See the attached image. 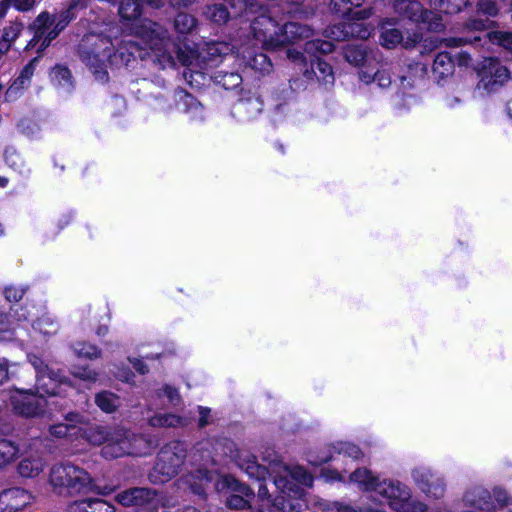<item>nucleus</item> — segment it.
Returning <instances> with one entry per match:
<instances>
[{
    "label": "nucleus",
    "instance_id": "obj_1",
    "mask_svg": "<svg viewBox=\"0 0 512 512\" xmlns=\"http://www.w3.org/2000/svg\"><path fill=\"white\" fill-rule=\"evenodd\" d=\"M233 459L241 469L251 477L258 480H265L268 475L275 474L274 483L281 490V494L294 493L298 495L300 490L297 484L311 486L313 477L300 466L288 467L281 462L270 463L264 467L256 462L255 456L246 450L236 449L232 454Z\"/></svg>",
    "mask_w": 512,
    "mask_h": 512
},
{
    "label": "nucleus",
    "instance_id": "obj_2",
    "mask_svg": "<svg viewBox=\"0 0 512 512\" xmlns=\"http://www.w3.org/2000/svg\"><path fill=\"white\" fill-rule=\"evenodd\" d=\"M111 49L112 39L102 33L94 32L85 34L77 46V54L80 60L89 68L95 79L101 83L109 81L107 62Z\"/></svg>",
    "mask_w": 512,
    "mask_h": 512
},
{
    "label": "nucleus",
    "instance_id": "obj_3",
    "mask_svg": "<svg viewBox=\"0 0 512 512\" xmlns=\"http://www.w3.org/2000/svg\"><path fill=\"white\" fill-rule=\"evenodd\" d=\"M49 482L55 489H58L59 493L66 491L70 495L90 491L108 495L112 492V489L108 487L99 490L86 470L70 462L53 465L49 474Z\"/></svg>",
    "mask_w": 512,
    "mask_h": 512
},
{
    "label": "nucleus",
    "instance_id": "obj_4",
    "mask_svg": "<svg viewBox=\"0 0 512 512\" xmlns=\"http://www.w3.org/2000/svg\"><path fill=\"white\" fill-rule=\"evenodd\" d=\"M187 454V445L183 441L173 440L164 444L148 473L149 482L153 485H162L176 477L185 464Z\"/></svg>",
    "mask_w": 512,
    "mask_h": 512
},
{
    "label": "nucleus",
    "instance_id": "obj_5",
    "mask_svg": "<svg viewBox=\"0 0 512 512\" xmlns=\"http://www.w3.org/2000/svg\"><path fill=\"white\" fill-rule=\"evenodd\" d=\"M54 22V14L47 10L40 12L27 26V31L32 34V38L27 42L24 51L36 49V54L44 55L47 48L58 38V35L52 33Z\"/></svg>",
    "mask_w": 512,
    "mask_h": 512
},
{
    "label": "nucleus",
    "instance_id": "obj_6",
    "mask_svg": "<svg viewBox=\"0 0 512 512\" xmlns=\"http://www.w3.org/2000/svg\"><path fill=\"white\" fill-rule=\"evenodd\" d=\"M376 492L387 499L391 508L399 512H426L427 507L421 502L411 501L409 490L400 483L380 482Z\"/></svg>",
    "mask_w": 512,
    "mask_h": 512
},
{
    "label": "nucleus",
    "instance_id": "obj_7",
    "mask_svg": "<svg viewBox=\"0 0 512 512\" xmlns=\"http://www.w3.org/2000/svg\"><path fill=\"white\" fill-rule=\"evenodd\" d=\"M478 76L479 82L476 85V91L481 96L484 93L495 92L510 79L508 69L493 58H487L482 61L478 69Z\"/></svg>",
    "mask_w": 512,
    "mask_h": 512
},
{
    "label": "nucleus",
    "instance_id": "obj_8",
    "mask_svg": "<svg viewBox=\"0 0 512 512\" xmlns=\"http://www.w3.org/2000/svg\"><path fill=\"white\" fill-rule=\"evenodd\" d=\"M138 34L146 39L154 50L156 62L161 69L174 68L176 61L173 55L163 48L165 30L156 22L145 20L138 29Z\"/></svg>",
    "mask_w": 512,
    "mask_h": 512
},
{
    "label": "nucleus",
    "instance_id": "obj_9",
    "mask_svg": "<svg viewBox=\"0 0 512 512\" xmlns=\"http://www.w3.org/2000/svg\"><path fill=\"white\" fill-rule=\"evenodd\" d=\"M10 403L13 412L24 418L43 416L47 407L46 398L31 389H16L11 392Z\"/></svg>",
    "mask_w": 512,
    "mask_h": 512
},
{
    "label": "nucleus",
    "instance_id": "obj_10",
    "mask_svg": "<svg viewBox=\"0 0 512 512\" xmlns=\"http://www.w3.org/2000/svg\"><path fill=\"white\" fill-rule=\"evenodd\" d=\"M251 29L254 37L266 48L276 49L281 47V27L271 16L262 14L256 17L251 24Z\"/></svg>",
    "mask_w": 512,
    "mask_h": 512
},
{
    "label": "nucleus",
    "instance_id": "obj_11",
    "mask_svg": "<svg viewBox=\"0 0 512 512\" xmlns=\"http://www.w3.org/2000/svg\"><path fill=\"white\" fill-rule=\"evenodd\" d=\"M413 479L418 487L427 495L440 498L444 495L445 483L442 478L427 468H416L412 472Z\"/></svg>",
    "mask_w": 512,
    "mask_h": 512
},
{
    "label": "nucleus",
    "instance_id": "obj_12",
    "mask_svg": "<svg viewBox=\"0 0 512 512\" xmlns=\"http://www.w3.org/2000/svg\"><path fill=\"white\" fill-rule=\"evenodd\" d=\"M32 501V495L23 488L13 487L0 493V512H19Z\"/></svg>",
    "mask_w": 512,
    "mask_h": 512
},
{
    "label": "nucleus",
    "instance_id": "obj_13",
    "mask_svg": "<svg viewBox=\"0 0 512 512\" xmlns=\"http://www.w3.org/2000/svg\"><path fill=\"white\" fill-rule=\"evenodd\" d=\"M140 49L139 45L136 42L128 41L123 42L118 45V47H114L112 44V49L110 50L109 60L107 62V67L110 68H120L122 66L128 67L132 62L136 61L135 53Z\"/></svg>",
    "mask_w": 512,
    "mask_h": 512
},
{
    "label": "nucleus",
    "instance_id": "obj_14",
    "mask_svg": "<svg viewBox=\"0 0 512 512\" xmlns=\"http://www.w3.org/2000/svg\"><path fill=\"white\" fill-rule=\"evenodd\" d=\"M68 512H116V507L102 498L87 497L71 502Z\"/></svg>",
    "mask_w": 512,
    "mask_h": 512
},
{
    "label": "nucleus",
    "instance_id": "obj_15",
    "mask_svg": "<svg viewBox=\"0 0 512 512\" xmlns=\"http://www.w3.org/2000/svg\"><path fill=\"white\" fill-rule=\"evenodd\" d=\"M395 10L402 16L414 22H428L433 15L425 10L420 2L416 0H399L395 3Z\"/></svg>",
    "mask_w": 512,
    "mask_h": 512
},
{
    "label": "nucleus",
    "instance_id": "obj_16",
    "mask_svg": "<svg viewBox=\"0 0 512 512\" xmlns=\"http://www.w3.org/2000/svg\"><path fill=\"white\" fill-rule=\"evenodd\" d=\"M312 35L313 30L308 25L299 22H288L281 26V47L286 44L295 43L297 41L307 39Z\"/></svg>",
    "mask_w": 512,
    "mask_h": 512
},
{
    "label": "nucleus",
    "instance_id": "obj_17",
    "mask_svg": "<svg viewBox=\"0 0 512 512\" xmlns=\"http://www.w3.org/2000/svg\"><path fill=\"white\" fill-rule=\"evenodd\" d=\"M63 380L52 369L38 375L36 378V391L45 396H57L61 393Z\"/></svg>",
    "mask_w": 512,
    "mask_h": 512
},
{
    "label": "nucleus",
    "instance_id": "obj_18",
    "mask_svg": "<svg viewBox=\"0 0 512 512\" xmlns=\"http://www.w3.org/2000/svg\"><path fill=\"white\" fill-rule=\"evenodd\" d=\"M148 495H153L152 488L132 487L119 492L115 500L124 507H134L135 512Z\"/></svg>",
    "mask_w": 512,
    "mask_h": 512
},
{
    "label": "nucleus",
    "instance_id": "obj_19",
    "mask_svg": "<svg viewBox=\"0 0 512 512\" xmlns=\"http://www.w3.org/2000/svg\"><path fill=\"white\" fill-rule=\"evenodd\" d=\"M273 506L281 512H310L301 493L292 497L291 493L281 494L274 499Z\"/></svg>",
    "mask_w": 512,
    "mask_h": 512
},
{
    "label": "nucleus",
    "instance_id": "obj_20",
    "mask_svg": "<svg viewBox=\"0 0 512 512\" xmlns=\"http://www.w3.org/2000/svg\"><path fill=\"white\" fill-rule=\"evenodd\" d=\"M78 438L99 446L108 441V433L104 427L87 422L78 433Z\"/></svg>",
    "mask_w": 512,
    "mask_h": 512
},
{
    "label": "nucleus",
    "instance_id": "obj_21",
    "mask_svg": "<svg viewBox=\"0 0 512 512\" xmlns=\"http://www.w3.org/2000/svg\"><path fill=\"white\" fill-rule=\"evenodd\" d=\"M432 73L434 77L441 81L454 73V60L447 52L439 53L433 62Z\"/></svg>",
    "mask_w": 512,
    "mask_h": 512
},
{
    "label": "nucleus",
    "instance_id": "obj_22",
    "mask_svg": "<svg viewBox=\"0 0 512 512\" xmlns=\"http://www.w3.org/2000/svg\"><path fill=\"white\" fill-rule=\"evenodd\" d=\"M351 482L356 483L363 491H376L377 485L380 484L378 478L366 468L356 469L350 474Z\"/></svg>",
    "mask_w": 512,
    "mask_h": 512
},
{
    "label": "nucleus",
    "instance_id": "obj_23",
    "mask_svg": "<svg viewBox=\"0 0 512 512\" xmlns=\"http://www.w3.org/2000/svg\"><path fill=\"white\" fill-rule=\"evenodd\" d=\"M51 82L64 89L70 90L74 86L71 70L63 64H56L50 72Z\"/></svg>",
    "mask_w": 512,
    "mask_h": 512
},
{
    "label": "nucleus",
    "instance_id": "obj_24",
    "mask_svg": "<svg viewBox=\"0 0 512 512\" xmlns=\"http://www.w3.org/2000/svg\"><path fill=\"white\" fill-rule=\"evenodd\" d=\"M142 0H120L118 13L123 21H134L141 17Z\"/></svg>",
    "mask_w": 512,
    "mask_h": 512
},
{
    "label": "nucleus",
    "instance_id": "obj_25",
    "mask_svg": "<svg viewBox=\"0 0 512 512\" xmlns=\"http://www.w3.org/2000/svg\"><path fill=\"white\" fill-rule=\"evenodd\" d=\"M95 404L104 413L115 412L120 405V397L108 390H102L95 395Z\"/></svg>",
    "mask_w": 512,
    "mask_h": 512
},
{
    "label": "nucleus",
    "instance_id": "obj_26",
    "mask_svg": "<svg viewBox=\"0 0 512 512\" xmlns=\"http://www.w3.org/2000/svg\"><path fill=\"white\" fill-rule=\"evenodd\" d=\"M19 455V445L0 437V471L14 462Z\"/></svg>",
    "mask_w": 512,
    "mask_h": 512
},
{
    "label": "nucleus",
    "instance_id": "obj_27",
    "mask_svg": "<svg viewBox=\"0 0 512 512\" xmlns=\"http://www.w3.org/2000/svg\"><path fill=\"white\" fill-rule=\"evenodd\" d=\"M149 423L153 427L176 428L185 425V418L173 413H158L150 418Z\"/></svg>",
    "mask_w": 512,
    "mask_h": 512
},
{
    "label": "nucleus",
    "instance_id": "obj_28",
    "mask_svg": "<svg viewBox=\"0 0 512 512\" xmlns=\"http://www.w3.org/2000/svg\"><path fill=\"white\" fill-rule=\"evenodd\" d=\"M74 354L78 358L95 360L101 356V349L87 341H76L71 345Z\"/></svg>",
    "mask_w": 512,
    "mask_h": 512
},
{
    "label": "nucleus",
    "instance_id": "obj_29",
    "mask_svg": "<svg viewBox=\"0 0 512 512\" xmlns=\"http://www.w3.org/2000/svg\"><path fill=\"white\" fill-rule=\"evenodd\" d=\"M43 471V463L40 459L24 458L18 466L17 472L23 478H35Z\"/></svg>",
    "mask_w": 512,
    "mask_h": 512
},
{
    "label": "nucleus",
    "instance_id": "obj_30",
    "mask_svg": "<svg viewBox=\"0 0 512 512\" xmlns=\"http://www.w3.org/2000/svg\"><path fill=\"white\" fill-rule=\"evenodd\" d=\"M101 453L106 459H115L132 454L128 449V442L124 439L107 441L103 446Z\"/></svg>",
    "mask_w": 512,
    "mask_h": 512
},
{
    "label": "nucleus",
    "instance_id": "obj_31",
    "mask_svg": "<svg viewBox=\"0 0 512 512\" xmlns=\"http://www.w3.org/2000/svg\"><path fill=\"white\" fill-rule=\"evenodd\" d=\"M55 15V22L53 26L52 33L53 35H60L69 24L77 18L76 10L69 7L62 9L59 13Z\"/></svg>",
    "mask_w": 512,
    "mask_h": 512
},
{
    "label": "nucleus",
    "instance_id": "obj_32",
    "mask_svg": "<svg viewBox=\"0 0 512 512\" xmlns=\"http://www.w3.org/2000/svg\"><path fill=\"white\" fill-rule=\"evenodd\" d=\"M469 3V0H431V6L445 14H457Z\"/></svg>",
    "mask_w": 512,
    "mask_h": 512
},
{
    "label": "nucleus",
    "instance_id": "obj_33",
    "mask_svg": "<svg viewBox=\"0 0 512 512\" xmlns=\"http://www.w3.org/2000/svg\"><path fill=\"white\" fill-rule=\"evenodd\" d=\"M313 72L318 81L324 85H333L334 73L332 67L325 61L317 59L312 64Z\"/></svg>",
    "mask_w": 512,
    "mask_h": 512
},
{
    "label": "nucleus",
    "instance_id": "obj_34",
    "mask_svg": "<svg viewBox=\"0 0 512 512\" xmlns=\"http://www.w3.org/2000/svg\"><path fill=\"white\" fill-rule=\"evenodd\" d=\"M203 14L206 19L216 24H224L229 19V12L226 6L220 3L208 5Z\"/></svg>",
    "mask_w": 512,
    "mask_h": 512
},
{
    "label": "nucleus",
    "instance_id": "obj_35",
    "mask_svg": "<svg viewBox=\"0 0 512 512\" xmlns=\"http://www.w3.org/2000/svg\"><path fill=\"white\" fill-rule=\"evenodd\" d=\"M4 161L11 169L22 173L25 168V161L14 146H7L3 153Z\"/></svg>",
    "mask_w": 512,
    "mask_h": 512
},
{
    "label": "nucleus",
    "instance_id": "obj_36",
    "mask_svg": "<svg viewBox=\"0 0 512 512\" xmlns=\"http://www.w3.org/2000/svg\"><path fill=\"white\" fill-rule=\"evenodd\" d=\"M344 55L349 63L356 66L363 65L368 58V54L365 48L355 45H348L345 48Z\"/></svg>",
    "mask_w": 512,
    "mask_h": 512
},
{
    "label": "nucleus",
    "instance_id": "obj_37",
    "mask_svg": "<svg viewBox=\"0 0 512 512\" xmlns=\"http://www.w3.org/2000/svg\"><path fill=\"white\" fill-rule=\"evenodd\" d=\"M177 60L185 67L184 77L188 83V85L192 86V70L190 66L192 65V47L186 46L185 50H182L180 47L176 50Z\"/></svg>",
    "mask_w": 512,
    "mask_h": 512
},
{
    "label": "nucleus",
    "instance_id": "obj_38",
    "mask_svg": "<svg viewBox=\"0 0 512 512\" xmlns=\"http://www.w3.org/2000/svg\"><path fill=\"white\" fill-rule=\"evenodd\" d=\"M30 87V84L17 76L5 92V101L12 102L18 99L23 92Z\"/></svg>",
    "mask_w": 512,
    "mask_h": 512
},
{
    "label": "nucleus",
    "instance_id": "obj_39",
    "mask_svg": "<svg viewBox=\"0 0 512 512\" xmlns=\"http://www.w3.org/2000/svg\"><path fill=\"white\" fill-rule=\"evenodd\" d=\"M334 51V45L326 40H311L305 43V52L315 54L317 52L322 54H329Z\"/></svg>",
    "mask_w": 512,
    "mask_h": 512
},
{
    "label": "nucleus",
    "instance_id": "obj_40",
    "mask_svg": "<svg viewBox=\"0 0 512 512\" xmlns=\"http://www.w3.org/2000/svg\"><path fill=\"white\" fill-rule=\"evenodd\" d=\"M174 27L178 34H190L192 32V15L179 12L174 19Z\"/></svg>",
    "mask_w": 512,
    "mask_h": 512
},
{
    "label": "nucleus",
    "instance_id": "obj_41",
    "mask_svg": "<svg viewBox=\"0 0 512 512\" xmlns=\"http://www.w3.org/2000/svg\"><path fill=\"white\" fill-rule=\"evenodd\" d=\"M381 40L383 46L387 48H394L396 45L402 42L403 36L400 30L391 28L382 32Z\"/></svg>",
    "mask_w": 512,
    "mask_h": 512
},
{
    "label": "nucleus",
    "instance_id": "obj_42",
    "mask_svg": "<svg viewBox=\"0 0 512 512\" xmlns=\"http://www.w3.org/2000/svg\"><path fill=\"white\" fill-rule=\"evenodd\" d=\"M24 29V24L20 19L10 21L9 25L3 28L2 37L14 43V41L21 35Z\"/></svg>",
    "mask_w": 512,
    "mask_h": 512
},
{
    "label": "nucleus",
    "instance_id": "obj_43",
    "mask_svg": "<svg viewBox=\"0 0 512 512\" xmlns=\"http://www.w3.org/2000/svg\"><path fill=\"white\" fill-rule=\"evenodd\" d=\"M64 420L67 422L66 425H74L75 427V438L78 439V433L88 422L87 418L78 411H70L64 415Z\"/></svg>",
    "mask_w": 512,
    "mask_h": 512
},
{
    "label": "nucleus",
    "instance_id": "obj_44",
    "mask_svg": "<svg viewBox=\"0 0 512 512\" xmlns=\"http://www.w3.org/2000/svg\"><path fill=\"white\" fill-rule=\"evenodd\" d=\"M158 396L166 398L173 407L179 406L182 401L178 389L168 384L159 389Z\"/></svg>",
    "mask_w": 512,
    "mask_h": 512
},
{
    "label": "nucleus",
    "instance_id": "obj_45",
    "mask_svg": "<svg viewBox=\"0 0 512 512\" xmlns=\"http://www.w3.org/2000/svg\"><path fill=\"white\" fill-rule=\"evenodd\" d=\"M42 57L43 54H37L35 57L30 59L28 63L24 65V67L20 70L18 75L20 79L25 80L31 85L32 77Z\"/></svg>",
    "mask_w": 512,
    "mask_h": 512
},
{
    "label": "nucleus",
    "instance_id": "obj_46",
    "mask_svg": "<svg viewBox=\"0 0 512 512\" xmlns=\"http://www.w3.org/2000/svg\"><path fill=\"white\" fill-rule=\"evenodd\" d=\"M488 38L491 42L497 43L504 47L505 49L512 52V33L511 32H501L494 31L488 33Z\"/></svg>",
    "mask_w": 512,
    "mask_h": 512
},
{
    "label": "nucleus",
    "instance_id": "obj_47",
    "mask_svg": "<svg viewBox=\"0 0 512 512\" xmlns=\"http://www.w3.org/2000/svg\"><path fill=\"white\" fill-rule=\"evenodd\" d=\"M159 509L158 491L153 489V495H148L135 512H159Z\"/></svg>",
    "mask_w": 512,
    "mask_h": 512
},
{
    "label": "nucleus",
    "instance_id": "obj_48",
    "mask_svg": "<svg viewBox=\"0 0 512 512\" xmlns=\"http://www.w3.org/2000/svg\"><path fill=\"white\" fill-rule=\"evenodd\" d=\"M250 65L253 69L261 73H269L272 69V63L270 59L263 53L255 54L250 60Z\"/></svg>",
    "mask_w": 512,
    "mask_h": 512
},
{
    "label": "nucleus",
    "instance_id": "obj_49",
    "mask_svg": "<svg viewBox=\"0 0 512 512\" xmlns=\"http://www.w3.org/2000/svg\"><path fill=\"white\" fill-rule=\"evenodd\" d=\"M49 433L51 436L55 438H65L68 436L75 437V427L74 425H66L64 423H57L49 426Z\"/></svg>",
    "mask_w": 512,
    "mask_h": 512
},
{
    "label": "nucleus",
    "instance_id": "obj_50",
    "mask_svg": "<svg viewBox=\"0 0 512 512\" xmlns=\"http://www.w3.org/2000/svg\"><path fill=\"white\" fill-rule=\"evenodd\" d=\"M363 0H331L332 8L343 14H349L351 7H359L362 5Z\"/></svg>",
    "mask_w": 512,
    "mask_h": 512
},
{
    "label": "nucleus",
    "instance_id": "obj_51",
    "mask_svg": "<svg viewBox=\"0 0 512 512\" xmlns=\"http://www.w3.org/2000/svg\"><path fill=\"white\" fill-rule=\"evenodd\" d=\"M360 24H348L343 27L337 25L331 28L330 34L334 36L336 40H344L349 33L353 34L355 31L358 32Z\"/></svg>",
    "mask_w": 512,
    "mask_h": 512
},
{
    "label": "nucleus",
    "instance_id": "obj_52",
    "mask_svg": "<svg viewBox=\"0 0 512 512\" xmlns=\"http://www.w3.org/2000/svg\"><path fill=\"white\" fill-rule=\"evenodd\" d=\"M477 11L482 15L495 17L499 12V8L492 0H480L477 4Z\"/></svg>",
    "mask_w": 512,
    "mask_h": 512
},
{
    "label": "nucleus",
    "instance_id": "obj_53",
    "mask_svg": "<svg viewBox=\"0 0 512 512\" xmlns=\"http://www.w3.org/2000/svg\"><path fill=\"white\" fill-rule=\"evenodd\" d=\"M24 294L25 290L22 288L9 286L4 289V296L6 300L9 302H19L20 300H22Z\"/></svg>",
    "mask_w": 512,
    "mask_h": 512
},
{
    "label": "nucleus",
    "instance_id": "obj_54",
    "mask_svg": "<svg viewBox=\"0 0 512 512\" xmlns=\"http://www.w3.org/2000/svg\"><path fill=\"white\" fill-rule=\"evenodd\" d=\"M341 452L355 460L363 457V453L360 448L352 443L343 444Z\"/></svg>",
    "mask_w": 512,
    "mask_h": 512
},
{
    "label": "nucleus",
    "instance_id": "obj_55",
    "mask_svg": "<svg viewBox=\"0 0 512 512\" xmlns=\"http://www.w3.org/2000/svg\"><path fill=\"white\" fill-rule=\"evenodd\" d=\"M117 378L128 384H134L135 383V374L134 372L127 366L121 367L118 369V372L116 373Z\"/></svg>",
    "mask_w": 512,
    "mask_h": 512
},
{
    "label": "nucleus",
    "instance_id": "obj_56",
    "mask_svg": "<svg viewBox=\"0 0 512 512\" xmlns=\"http://www.w3.org/2000/svg\"><path fill=\"white\" fill-rule=\"evenodd\" d=\"M13 7L19 12H28L34 9L37 4L36 0H12Z\"/></svg>",
    "mask_w": 512,
    "mask_h": 512
},
{
    "label": "nucleus",
    "instance_id": "obj_57",
    "mask_svg": "<svg viewBox=\"0 0 512 512\" xmlns=\"http://www.w3.org/2000/svg\"><path fill=\"white\" fill-rule=\"evenodd\" d=\"M29 361L36 370V378L38 377V375L46 373V371L51 370L48 367V365L45 364L44 361L38 356L33 355L32 357L29 358Z\"/></svg>",
    "mask_w": 512,
    "mask_h": 512
},
{
    "label": "nucleus",
    "instance_id": "obj_58",
    "mask_svg": "<svg viewBox=\"0 0 512 512\" xmlns=\"http://www.w3.org/2000/svg\"><path fill=\"white\" fill-rule=\"evenodd\" d=\"M191 95L183 88L181 87H177L174 91V97H175V100L177 102V104H179L180 102H183V105H184V111L187 112L188 109H189V104L187 102V99L190 97Z\"/></svg>",
    "mask_w": 512,
    "mask_h": 512
},
{
    "label": "nucleus",
    "instance_id": "obj_59",
    "mask_svg": "<svg viewBox=\"0 0 512 512\" xmlns=\"http://www.w3.org/2000/svg\"><path fill=\"white\" fill-rule=\"evenodd\" d=\"M227 505L234 509H244L247 507L248 502L242 496L230 495L227 499Z\"/></svg>",
    "mask_w": 512,
    "mask_h": 512
},
{
    "label": "nucleus",
    "instance_id": "obj_60",
    "mask_svg": "<svg viewBox=\"0 0 512 512\" xmlns=\"http://www.w3.org/2000/svg\"><path fill=\"white\" fill-rule=\"evenodd\" d=\"M374 80H376L378 82V85L382 88H386V87H389L390 84H391V77L390 75L382 70V71H377L375 74H374Z\"/></svg>",
    "mask_w": 512,
    "mask_h": 512
},
{
    "label": "nucleus",
    "instance_id": "obj_61",
    "mask_svg": "<svg viewBox=\"0 0 512 512\" xmlns=\"http://www.w3.org/2000/svg\"><path fill=\"white\" fill-rule=\"evenodd\" d=\"M130 363L132 364L133 368L141 375H145L149 372L148 365L139 358H129Z\"/></svg>",
    "mask_w": 512,
    "mask_h": 512
},
{
    "label": "nucleus",
    "instance_id": "obj_62",
    "mask_svg": "<svg viewBox=\"0 0 512 512\" xmlns=\"http://www.w3.org/2000/svg\"><path fill=\"white\" fill-rule=\"evenodd\" d=\"M9 379V364L6 359H0V385Z\"/></svg>",
    "mask_w": 512,
    "mask_h": 512
},
{
    "label": "nucleus",
    "instance_id": "obj_63",
    "mask_svg": "<svg viewBox=\"0 0 512 512\" xmlns=\"http://www.w3.org/2000/svg\"><path fill=\"white\" fill-rule=\"evenodd\" d=\"M223 85L226 86L228 84L232 86H237L241 82V76L237 73H230L223 77Z\"/></svg>",
    "mask_w": 512,
    "mask_h": 512
},
{
    "label": "nucleus",
    "instance_id": "obj_64",
    "mask_svg": "<svg viewBox=\"0 0 512 512\" xmlns=\"http://www.w3.org/2000/svg\"><path fill=\"white\" fill-rule=\"evenodd\" d=\"M323 512H355L348 506H342L338 503L328 505Z\"/></svg>",
    "mask_w": 512,
    "mask_h": 512
}]
</instances>
